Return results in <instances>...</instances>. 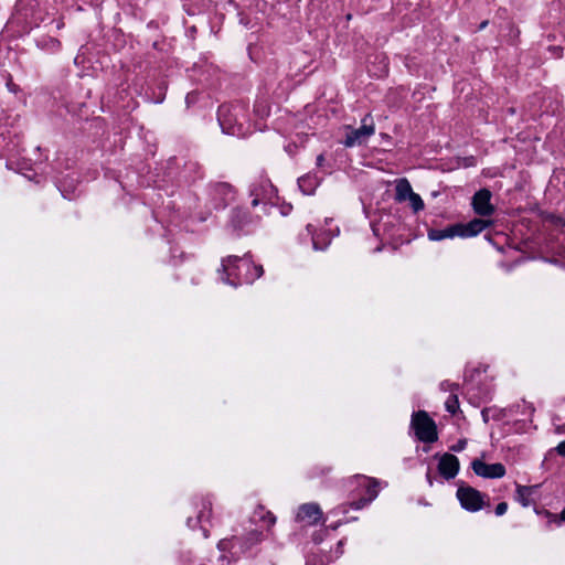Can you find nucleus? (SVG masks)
<instances>
[{
  "label": "nucleus",
  "instance_id": "1",
  "mask_svg": "<svg viewBox=\"0 0 565 565\" xmlns=\"http://www.w3.org/2000/svg\"><path fill=\"white\" fill-rule=\"evenodd\" d=\"M344 0H311L308 4L306 28L309 34L343 35L352 31L358 32L356 26L350 29L353 14L343 12Z\"/></svg>",
  "mask_w": 565,
  "mask_h": 565
},
{
  "label": "nucleus",
  "instance_id": "2",
  "mask_svg": "<svg viewBox=\"0 0 565 565\" xmlns=\"http://www.w3.org/2000/svg\"><path fill=\"white\" fill-rule=\"evenodd\" d=\"M41 0H17L14 12L7 23L8 31L14 35H25L43 21Z\"/></svg>",
  "mask_w": 565,
  "mask_h": 565
},
{
  "label": "nucleus",
  "instance_id": "3",
  "mask_svg": "<svg viewBox=\"0 0 565 565\" xmlns=\"http://www.w3.org/2000/svg\"><path fill=\"white\" fill-rule=\"evenodd\" d=\"M425 9H427V0H392L393 13L401 15L405 24L419 21Z\"/></svg>",
  "mask_w": 565,
  "mask_h": 565
},
{
  "label": "nucleus",
  "instance_id": "4",
  "mask_svg": "<svg viewBox=\"0 0 565 565\" xmlns=\"http://www.w3.org/2000/svg\"><path fill=\"white\" fill-rule=\"evenodd\" d=\"M412 427L420 441L434 443L438 438L435 422L424 411L413 414Z\"/></svg>",
  "mask_w": 565,
  "mask_h": 565
},
{
  "label": "nucleus",
  "instance_id": "5",
  "mask_svg": "<svg viewBox=\"0 0 565 565\" xmlns=\"http://www.w3.org/2000/svg\"><path fill=\"white\" fill-rule=\"evenodd\" d=\"M371 118L370 115H366L362 120V126L360 128L353 129L348 127L349 132L347 134L345 140L343 141L345 147H353L355 145H362L370 136L375 132L374 125L367 124V119Z\"/></svg>",
  "mask_w": 565,
  "mask_h": 565
},
{
  "label": "nucleus",
  "instance_id": "6",
  "mask_svg": "<svg viewBox=\"0 0 565 565\" xmlns=\"http://www.w3.org/2000/svg\"><path fill=\"white\" fill-rule=\"evenodd\" d=\"M457 497L461 505L469 511H479L483 507L482 494L471 487L459 488Z\"/></svg>",
  "mask_w": 565,
  "mask_h": 565
},
{
  "label": "nucleus",
  "instance_id": "7",
  "mask_svg": "<svg viewBox=\"0 0 565 565\" xmlns=\"http://www.w3.org/2000/svg\"><path fill=\"white\" fill-rule=\"evenodd\" d=\"M323 516V512L317 503H305L298 509L296 521L305 523L306 525L318 524Z\"/></svg>",
  "mask_w": 565,
  "mask_h": 565
},
{
  "label": "nucleus",
  "instance_id": "8",
  "mask_svg": "<svg viewBox=\"0 0 565 565\" xmlns=\"http://www.w3.org/2000/svg\"><path fill=\"white\" fill-rule=\"evenodd\" d=\"M471 467L476 475L483 478H501L505 475V468L502 463L488 465L482 460L475 459Z\"/></svg>",
  "mask_w": 565,
  "mask_h": 565
},
{
  "label": "nucleus",
  "instance_id": "9",
  "mask_svg": "<svg viewBox=\"0 0 565 565\" xmlns=\"http://www.w3.org/2000/svg\"><path fill=\"white\" fill-rule=\"evenodd\" d=\"M491 192L487 189L478 191L472 198L473 210L481 216H490L494 207L490 203Z\"/></svg>",
  "mask_w": 565,
  "mask_h": 565
},
{
  "label": "nucleus",
  "instance_id": "10",
  "mask_svg": "<svg viewBox=\"0 0 565 565\" xmlns=\"http://www.w3.org/2000/svg\"><path fill=\"white\" fill-rule=\"evenodd\" d=\"M438 470L446 479L455 478L459 470L458 458L455 455L445 454L439 460Z\"/></svg>",
  "mask_w": 565,
  "mask_h": 565
},
{
  "label": "nucleus",
  "instance_id": "11",
  "mask_svg": "<svg viewBox=\"0 0 565 565\" xmlns=\"http://www.w3.org/2000/svg\"><path fill=\"white\" fill-rule=\"evenodd\" d=\"M459 234H462L461 227L460 224H456L445 230H429L428 238L431 241H441L445 238L459 236Z\"/></svg>",
  "mask_w": 565,
  "mask_h": 565
},
{
  "label": "nucleus",
  "instance_id": "12",
  "mask_svg": "<svg viewBox=\"0 0 565 565\" xmlns=\"http://www.w3.org/2000/svg\"><path fill=\"white\" fill-rule=\"evenodd\" d=\"M489 225L488 221L481 220V218H475L471 222H469L467 225L460 224L462 234H459V236L468 237V236H475L482 232L487 226Z\"/></svg>",
  "mask_w": 565,
  "mask_h": 565
},
{
  "label": "nucleus",
  "instance_id": "13",
  "mask_svg": "<svg viewBox=\"0 0 565 565\" xmlns=\"http://www.w3.org/2000/svg\"><path fill=\"white\" fill-rule=\"evenodd\" d=\"M413 193L411 183L407 179H398L395 185V200L398 202L407 201V198Z\"/></svg>",
  "mask_w": 565,
  "mask_h": 565
},
{
  "label": "nucleus",
  "instance_id": "14",
  "mask_svg": "<svg viewBox=\"0 0 565 565\" xmlns=\"http://www.w3.org/2000/svg\"><path fill=\"white\" fill-rule=\"evenodd\" d=\"M254 522H265L268 529L276 523V518L270 511H265L263 507H258L253 514Z\"/></svg>",
  "mask_w": 565,
  "mask_h": 565
},
{
  "label": "nucleus",
  "instance_id": "15",
  "mask_svg": "<svg viewBox=\"0 0 565 565\" xmlns=\"http://www.w3.org/2000/svg\"><path fill=\"white\" fill-rule=\"evenodd\" d=\"M249 222V214L247 211H244L242 209H235L233 211V217L232 223L234 227L241 228L243 225L247 224Z\"/></svg>",
  "mask_w": 565,
  "mask_h": 565
},
{
  "label": "nucleus",
  "instance_id": "16",
  "mask_svg": "<svg viewBox=\"0 0 565 565\" xmlns=\"http://www.w3.org/2000/svg\"><path fill=\"white\" fill-rule=\"evenodd\" d=\"M533 488L526 486H518L516 498L522 505L527 507L530 504V495L532 494Z\"/></svg>",
  "mask_w": 565,
  "mask_h": 565
},
{
  "label": "nucleus",
  "instance_id": "17",
  "mask_svg": "<svg viewBox=\"0 0 565 565\" xmlns=\"http://www.w3.org/2000/svg\"><path fill=\"white\" fill-rule=\"evenodd\" d=\"M499 32L503 35H519L521 31L511 22L500 23Z\"/></svg>",
  "mask_w": 565,
  "mask_h": 565
},
{
  "label": "nucleus",
  "instance_id": "18",
  "mask_svg": "<svg viewBox=\"0 0 565 565\" xmlns=\"http://www.w3.org/2000/svg\"><path fill=\"white\" fill-rule=\"evenodd\" d=\"M407 201L411 203V205L415 212H418L424 209V202H423L422 198L415 192H413L407 198Z\"/></svg>",
  "mask_w": 565,
  "mask_h": 565
},
{
  "label": "nucleus",
  "instance_id": "19",
  "mask_svg": "<svg viewBox=\"0 0 565 565\" xmlns=\"http://www.w3.org/2000/svg\"><path fill=\"white\" fill-rule=\"evenodd\" d=\"M367 494H369V499L372 501L374 500L376 497H377V487H379V481L375 480V479H367Z\"/></svg>",
  "mask_w": 565,
  "mask_h": 565
},
{
  "label": "nucleus",
  "instance_id": "20",
  "mask_svg": "<svg viewBox=\"0 0 565 565\" xmlns=\"http://www.w3.org/2000/svg\"><path fill=\"white\" fill-rule=\"evenodd\" d=\"M264 540L263 533L259 531H252L247 535V542L249 546L260 543Z\"/></svg>",
  "mask_w": 565,
  "mask_h": 565
},
{
  "label": "nucleus",
  "instance_id": "21",
  "mask_svg": "<svg viewBox=\"0 0 565 565\" xmlns=\"http://www.w3.org/2000/svg\"><path fill=\"white\" fill-rule=\"evenodd\" d=\"M459 407V402L456 395L450 396L446 402V408L448 412L455 414Z\"/></svg>",
  "mask_w": 565,
  "mask_h": 565
},
{
  "label": "nucleus",
  "instance_id": "22",
  "mask_svg": "<svg viewBox=\"0 0 565 565\" xmlns=\"http://www.w3.org/2000/svg\"><path fill=\"white\" fill-rule=\"evenodd\" d=\"M369 502H371V500L369 498H362L359 501L353 502L352 507L354 509L359 510V509H362L363 507H365Z\"/></svg>",
  "mask_w": 565,
  "mask_h": 565
},
{
  "label": "nucleus",
  "instance_id": "23",
  "mask_svg": "<svg viewBox=\"0 0 565 565\" xmlns=\"http://www.w3.org/2000/svg\"><path fill=\"white\" fill-rule=\"evenodd\" d=\"M507 510H508L507 502H501L495 508V514L497 515H503L507 512Z\"/></svg>",
  "mask_w": 565,
  "mask_h": 565
},
{
  "label": "nucleus",
  "instance_id": "24",
  "mask_svg": "<svg viewBox=\"0 0 565 565\" xmlns=\"http://www.w3.org/2000/svg\"><path fill=\"white\" fill-rule=\"evenodd\" d=\"M50 24L51 25L54 24L55 25V30L58 31V30H61L64 26L63 18L52 19Z\"/></svg>",
  "mask_w": 565,
  "mask_h": 565
},
{
  "label": "nucleus",
  "instance_id": "25",
  "mask_svg": "<svg viewBox=\"0 0 565 565\" xmlns=\"http://www.w3.org/2000/svg\"><path fill=\"white\" fill-rule=\"evenodd\" d=\"M556 451L558 455L565 456V440L558 444Z\"/></svg>",
  "mask_w": 565,
  "mask_h": 565
},
{
  "label": "nucleus",
  "instance_id": "26",
  "mask_svg": "<svg viewBox=\"0 0 565 565\" xmlns=\"http://www.w3.org/2000/svg\"><path fill=\"white\" fill-rule=\"evenodd\" d=\"M488 24V20H484L482 21L477 29L473 30V32H478V31H481L486 28V25Z\"/></svg>",
  "mask_w": 565,
  "mask_h": 565
},
{
  "label": "nucleus",
  "instance_id": "27",
  "mask_svg": "<svg viewBox=\"0 0 565 565\" xmlns=\"http://www.w3.org/2000/svg\"><path fill=\"white\" fill-rule=\"evenodd\" d=\"M323 162H324V157L323 154H319L318 158H317V166L318 167H322L323 166Z\"/></svg>",
  "mask_w": 565,
  "mask_h": 565
},
{
  "label": "nucleus",
  "instance_id": "28",
  "mask_svg": "<svg viewBox=\"0 0 565 565\" xmlns=\"http://www.w3.org/2000/svg\"><path fill=\"white\" fill-rule=\"evenodd\" d=\"M225 110H226V107H224V106L220 108V110H218L220 117L224 115Z\"/></svg>",
  "mask_w": 565,
  "mask_h": 565
},
{
  "label": "nucleus",
  "instance_id": "29",
  "mask_svg": "<svg viewBox=\"0 0 565 565\" xmlns=\"http://www.w3.org/2000/svg\"><path fill=\"white\" fill-rule=\"evenodd\" d=\"M512 2H513V4L519 6V7L522 4V3L520 2V0H512Z\"/></svg>",
  "mask_w": 565,
  "mask_h": 565
},
{
  "label": "nucleus",
  "instance_id": "30",
  "mask_svg": "<svg viewBox=\"0 0 565 565\" xmlns=\"http://www.w3.org/2000/svg\"><path fill=\"white\" fill-rule=\"evenodd\" d=\"M257 271H258V276H260L263 274V268L262 266L257 267Z\"/></svg>",
  "mask_w": 565,
  "mask_h": 565
},
{
  "label": "nucleus",
  "instance_id": "31",
  "mask_svg": "<svg viewBox=\"0 0 565 565\" xmlns=\"http://www.w3.org/2000/svg\"><path fill=\"white\" fill-rule=\"evenodd\" d=\"M557 222H558L559 224H562L563 226H565V221H562L561 218H558V220H557Z\"/></svg>",
  "mask_w": 565,
  "mask_h": 565
},
{
  "label": "nucleus",
  "instance_id": "32",
  "mask_svg": "<svg viewBox=\"0 0 565 565\" xmlns=\"http://www.w3.org/2000/svg\"><path fill=\"white\" fill-rule=\"evenodd\" d=\"M252 203H253V205L255 206V205H257V204H258V200H257V199H255V200H253V202H252Z\"/></svg>",
  "mask_w": 565,
  "mask_h": 565
},
{
  "label": "nucleus",
  "instance_id": "33",
  "mask_svg": "<svg viewBox=\"0 0 565 565\" xmlns=\"http://www.w3.org/2000/svg\"><path fill=\"white\" fill-rule=\"evenodd\" d=\"M561 516H562L563 520H565V509L562 511Z\"/></svg>",
  "mask_w": 565,
  "mask_h": 565
},
{
  "label": "nucleus",
  "instance_id": "34",
  "mask_svg": "<svg viewBox=\"0 0 565 565\" xmlns=\"http://www.w3.org/2000/svg\"><path fill=\"white\" fill-rule=\"evenodd\" d=\"M461 448V445H458V447H455V450H458Z\"/></svg>",
  "mask_w": 565,
  "mask_h": 565
},
{
  "label": "nucleus",
  "instance_id": "35",
  "mask_svg": "<svg viewBox=\"0 0 565 565\" xmlns=\"http://www.w3.org/2000/svg\"><path fill=\"white\" fill-rule=\"evenodd\" d=\"M461 448V445H458V447H455V450H458Z\"/></svg>",
  "mask_w": 565,
  "mask_h": 565
}]
</instances>
